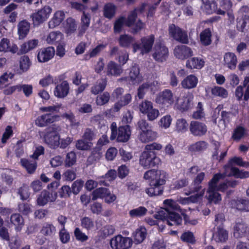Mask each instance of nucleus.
I'll list each match as a JSON object with an SVG mask.
<instances>
[{"instance_id": "nucleus-1", "label": "nucleus", "mask_w": 249, "mask_h": 249, "mask_svg": "<svg viewBox=\"0 0 249 249\" xmlns=\"http://www.w3.org/2000/svg\"><path fill=\"white\" fill-rule=\"evenodd\" d=\"M167 177V173L162 170L147 171L143 175L145 179L149 180V186L145 189L146 194L150 197L162 195Z\"/></svg>"}, {"instance_id": "nucleus-2", "label": "nucleus", "mask_w": 249, "mask_h": 249, "mask_svg": "<svg viewBox=\"0 0 249 249\" xmlns=\"http://www.w3.org/2000/svg\"><path fill=\"white\" fill-rule=\"evenodd\" d=\"M59 126L55 124L47 127L44 131V141L50 148L56 149L59 146L60 136L58 133Z\"/></svg>"}, {"instance_id": "nucleus-3", "label": "nucleus", "mask_w": 249, "mask_h": 249, "mask_svg": "<svg viewBox=\"0 0 249 249\" xmlns=\"http://www.w3.org/2000/svg\"><path fill=\"white\" fill-rule=\"evenodd\" d=\"M154 217L158 220L166 221L169 226L179 225L182 221V217L179 213L170 211L168 209H165V211H159L154 215Z\"/></svg>"}, {"instance_id": "nucleus-4", "label": "nucleus", "mask_w": 249, "mask_h": 249, "mask_svg": "<svg viewBox=\"0 0 249 249\" xmlns=\"http://www.w3.org/2000/svg\"><path fill=\"white\" fill-rule=\"evenodd\" d=\"M155 39L154 35L142 37L140 39L141 43L135 42L132 44L133 53H135L138 50H140L142 54L149 53L152 49Z\"/></svg>"}, {"instance_id": "nucleus-5", "label": "nucleus", "mask_w": 249, "mask_h": 249, "mask_svg": "<svg viewBox=\"0 0 249 249\" xmlns=\"http://www.w3.org/2000/svg\"><path fill=\"white\" fill-rule=\"evenodd\" d=\"M140 164L144 169L158 167L161 164V160L156 153H149L144 150L140 157Z\"/></svg>"}, {"instance_id": "nucleus-6", "label": "nucleus", "mask_w": 249, "mask_h": 249, "mask_svg": "<svg viewBox=\"0 0 249 249\" xmlns=\"http://www.w3.org/2000/svg\"><path fill=\"white\" fill-rule=\"evenodd\" d=\"M225 216L223 213H218L215 215L214 224L217 226V231L214 236L216 242H224L228 238V232L223 228Z\"/></svg>"}, {"instance_id": "nucleus-7", "label": "nucleus", "mask_w": 249, "mask_h": 249, "mask_svg": "<svg viewBox=\"0 0 249 249\" xmlns=\"http://www.w3.org/2000/svg\"><path fill=\"white\" fill-rule=\"evenodd\" d=\"M168 32L170 36L178 42L185 44L189 43V39L186 31L183 30L174 24L169 25Z\"/></svg>"}, {"instance_id": "nucleus-8", "label": "nucleus", "mask_w": 249, "mask_h": 249, "mask_svg": "<svg viewBox=\"0 0 249 249\" xmlns=\"http://www.w3.org/2000/svg\"><path fill=\"white\" fill-rule=\"evenodd\" d=\"M139 108L142 114L146 115L147 119L150 121L155 120L160 115L159 110L153 107V103L150 101L142 102L140 104Z\"/></svg>"}, {"instance_id": "nucleus-9", "label": "nucleus", "mask_w": 249, "mask_h": 249, "mask_svg": "<svg viewBox=\"0 0 249 249\" xmlns=\"http://www.w3.org/2000/svg\"><path fill=\"white\" fill-rule=\"evenodd\" d=\"M155 101L162 107L171 106L175 102L173 93L169 89H164L157 95Z\"/></svg>"}, {"instance_id": "nucleus-10", "label": "nucleus", "mask_w": 249, "mask_h": 249, "mask_svg": "<svg viewBox=\"0 0 249 249\" xmlns=\"http://www.w3.org/2000/svg\"><path fill=\"white\" fill-rule=\"evenodd\" d=\"M153 58L159 62H162L167 59L169 55L168 48L162 42H156L153 48Z\"/></svg>"}, {"instance_id": "nucleus-11", "label": "nucleus", "mask_w": 249, "mask_h": 249, "mask_svg": "<svg viewBox=\"0 0 249 249\" xmlns=\"http://www.w3.org/2000/svg\"><path fill=\"white\" fill-rule=\"evenodd\" d=\"M110 244L112 249H128L132 245V240L119 234L111 239Z\"/></svg>"}, {"instance_id": "nucleus-12", "label": "nucleus", "mask_w": 249, "mask_h": 249, "mask_svg": "<svg viewBox=\"0 0 249 249\" xmlns=\"http://www.w3.org/2000/svg\"><path fill=\"white\" fill-rule=\"evenodd\" d=\"M52 11V8L50 6H45L37 12L33 13L31 18L34 26H38L46 21L49 17Z\"/></svg>"}, {"instance_id": "nucleus-13", "label": "nucleus", "mask_w": 249, "mask_h": 249, "mask_svg": "<svg viewBox=\"0 0 249 249\" xmlns=\"http://www.w3.org/2000/svg\"><path fill=\"white\" fill-rule=\"evenodd\" d=\"M235 95L238 101L243 99L245 101L249 100V75L246 76L243 82L242 86H238L235 91Z\"/></svg>"}, {"instance_id": "nucleus-14", "label": "nucleus", "mask_w": 249, "mask_h": 249, "mask_svg": "<svg viewBox=\"0 0 249 249\" xmlns=\"http://www.w3.org/2000/svg\"><path fill=\"white\" fill-rule=\"evenodd\" d=\"M60 116L53 113H48L38 116L35 121V124L38 127H43L48 126L57 121H58Z\"/></svg>"}, {"instance_id": "nucleus-15", "label": "nucleus", "mask_w": 249, "mask_h": 249, "mask_svg": "<svg viewBox=\"0 0 249 249\" xmlns=\"http://www.w3.org/2000/svg\"><path fill=\"white\" fill-rule=\"evenodd\" d=\"M189 129L192 134L195 136H202L207 132V125L203 123L192 121L191 122Z\"/></svg>"}, {"instance_id": "nucleus-16", "label": "nucleus", "mask_w": 249, "mask_h": 249, "mask_svg": "<svg viewBox=\"0 0 249 249\" xmlns=\"http://www.w3.org/2000/svg\"><path fill=\"white\" fill-rule=\"evenodd\" d=\"M54 53L55 50L53 47L41 48L38 50L37 60L39 62H47L53 57Z\"/></svg>"}, {"instance_id": "nucleus-17", "label": "nucleus", "mask_w": 249, "mask_h": 249, "mask_svg": "<svg viewBox=\"0 0 249 249\" xmlns=\"http://www.w3.org/2000/svg\"><path fill=\"white\" fill-rule=\"evenodd\" d=\"M175 56L179 59L184 60L192 56L193 52L191 48L185 45H178L174 49Z\"/></svg>"}, {"instance_id": "nucleus-18", "label": "nucleus", "mask_w": 249, "mask_h": 249, "mask_svg": "<svg viewBox=\"0 0 249 249\" xmlns=\"http://www.w3.org/2000/svg\"><path fill=\"white\" fill-rule=\"evenodd\" d=\"M57 197V193L55 192L50 193L46 190H43L37 199V204L43 206L48 202L54 201Z\"/></svg>"}, {"instance_id": "nucleus-19", "label": "nucleus", "mask_w": 249, "mask_h": 249, "mask_svg": "<svg viewBox=\"0 0 249 249\" xmlns=\"http://www.w3.org/2000/svg\"><path fill=\"white\" fill-rule=\"evenodd\" d=\"M70 86L67 81H63L61 83L57 84L54 89L53 92L55 96L58 98H64L69 94Z\"/></svg>"}, {"instance_id": "nucleus-20", "label": "nucleus", "mask_w": 249, "mask_h": 249, "mask_svg": "<svg viewBox=\"0 0 249 249\" xmlns=\"http://www.w3.org/2000/svg\"><path fill=\"white\" fill-rule=\"evenodd\" d=\"M249 231V228L247 224L241 221L236 222L233 226V236L236 238L246 237L248 232Z\"/></svg>"}, {"instance_id": "nucleus-21", "label": "nucleus", "mask_w": 249, "mask_h": 249, "mask_svg": "<svg viewBox=\"0 0 249 249\" xmlns=\"http://www.w3.org/2000/svg\"><path fill=\"white\" fill-rule=\"evenodd\" d=\"M131 130L129 125L120 126L118 128L116 139L118 142H127L130 137Z\"/></svg>"}, {"instance_id": "nucleus-22", "label": "nucleus", "mask_w": 249, "mask_h": 249, "mask_svg": "<svg viewBox=\"0 0 249 249\" xmlns=\"http://www.w3.org/2000/svg\"><path fill=\"white\" fill-rule=\"evenodd\" d=\"M198 80L195 74H190L186 76L181 82V86L184 89H190L195 88Z\"/></svg>"}, {"instance_id": "nucleus-23", "label": "nucleus", "mask_w": 249, "mask_h": 249, "mask_svg": "<svg viewBox=\"0 0 249 249\" xmlns=\"http://www.w3.org/2000/svg\"><path fill=\"white\" fill-rule=\"evenodd\" d=\"M18 48L15 44L10 45V40L7 38H3L0 41V52H10L12 53H18Z\"/></svg>"}, {"instance_id": "nucleus-24", "label": "nucleus", "mask_w": 249, "mask_h": 249, "mask_svg": "<svg viewBox=\"0 0 249 249\" xmlns=\"http://www.w3.org/2000/svg\"><path fill=\"white\" fill-rule=\"evenodd\" d=\"M121 79L128 81L130 84L132 85L138 83L141 80L140 69L138 67L133 66L131 68L129 76L122 78Z\"/></svg>"}, {"instance_id": "nucleus-25", "label": "nucleus", "mask_w": 249, "mask_h": 249, "mask_svg": "<svg viewBox=\"0 0 249 249\" xmlns=\"http://www.w3.org/2000/svg\"><path fill=\"white\" fill-rule=\"evenodd\" d=\"M224 65L231 70H234L237 64L236 55L231 52H227L224 55Z\"/></svg>"}, {"instance_id": "nucleus-26", "label": "nucleus", "mask_w": 249, "mask_h": 249, "mask_svg": "<svg viewBox=\"0 0 249 249\" xmlns=\"http://www.w3.org/2000/svg\"><path fill=\"white\" fill-rule=\"evenodd\" d=\"M200 43L203 46H208L212 43V32L210 28H207L200 33Z\"/></svg>"}, {"instance_id": "nucleus-27", "label": "nucleus", "mask_w": 249, "mask_h": 249, "mask_svg": "<svg viewBox=\"0 0 249 249\" xmlns=\"http://www.w3.org/2000/svg\"><path fill=\"white\" fill-rule=\"evenodd\" d=\"M38 40L34 39L28 40L24 42L20 46V48L18 51L19 55L25 54L29 51L36 48L38 44Z\"/></svg>"}, {"instance_id": "nucleus-28", "label": "nucleus", "mask_w": 249, "mask_h": 249, "mask_svg": "<svg viewBox=\"0 0 249 249\" xmlns=\"http://www.w3.org/2000/svg\"><path fill=\"white\" fill-rule=\"evenodd\" d=\"M193 98V97L189 95L183 96L178 100L177 107L178 109L182 112L188 110L191 107Z\"/></svg>"}, {"instance_id": "nucleus-29", "label": "nucleus", "mask_w": 249, "mask_h": 249, "mask_svg": "<svg viewBox=\"0 0 249 249\" xmlns=\"http://www.w3.org/2000/svg\"><path fill=\"white\" fill-rule=\"evenodd\" d=\"M157 137V133L152 130H147L146 132H139V139L143 143H147L153 141Z\"/></svg>"}, {"instance_id": "nucleus-30", "label": "nucleus", "mask_w": 249, "mask_h": 249, "mask_svg": "<svg viewBox=\"0 0 249 249\" xmlns=\"http://www.w3.org/2000/svg\"><path fill=\"white\" fill-rule=\"evenodd\" d=\"M204 61L203 59L197 57H192L187 60L186 67L189 69H200L204 65Z\"/></svg>"}, {"instance_id": "nucleus-31", "label": "nucleus", "mask_w": 249, "mask_h": 249, "mask_svg": "<svg viewBox=\"0 0 249 249\" xmlns=\"http://www.w3.org/2000/svg\"><path fill=\"white\" fill-rule=\"evenodd\" d=\"M123 70L120 65L117 64L113 61H110L107 65V75H114L118 76L122 72Z\"/></svg>"}, {"instance_id": "nucleus-32", "label": "nucleus", "mask_w": 249, "mask_h": 249, "mask_svg": "<svg viewBox=\"0 0 249 249\" xmlns=\"http://www.w3.org/2000/svg\"><path fill=\"white\" fill-rule=\"evenodd\" d=\"M65 15L64 12L62 11H56L53 18L49 22V26L50 28H53L59 25L64 20Z\"/></svg>"}, {"instance_id": "nucleus-33", "label": "nucleus", "mask_w": 249, "mask_h": 249, "mask_svg": "<svg viewBox=\"0 0 249 249\" xmlns=\"http://www.w3.org/2000/svg\"><path fill=\"white\" fill-rule=\"evenodd\" d=\"M223 173H218L215 174L212 178L208 182V188L211 191H216L217 183L220 179H224L226 176V172Z\"/></svg>"}, {"instance_id": "nucleus-34", "label": "nucleus", "mask_w": 249, "mask_h": 249, "mask_svg": "<svg viewBox=\"0 0 249 249\" xmlns=\"http://www.w3.org/2000/svg\"><path fill=\"white\" fill-rule=\"evenodd\" d=\"M10 221L15 227L17 231H19L24 226V219L19 213H14L11 215Z\"/></svg>"}, {"instance_id": "nucleus-35", "label": "nucleus", "mask_w": 249, "mask_h": 249, "mask_svg": "<svg viewBox=\"0 0 249 249\" xmlns=\"http://www.w3.org/2000/svg\"><path fill=\"white\" fill-rule=\"evenodd\" d=\"M116 6L112 3L108 2L105 4L103 8L104 16L108 19H112L115 15Z\"/></svg>"}, {"instance_id": "nucleus-36", "label": "nucleus", "mask_w": 249, "mask_h": 249, "mask_svg": "<svg viewBox=\"0 0 249 249\" xmlns=\"http://www.w3.org/2000/svg\"><path fill=\"white\" fill-rule=\"evenodd\" d=\"M21 165L26 169L28 173L32 174L34 173L37 168V162L30 160L26 159L20 160Z\"/></svg>"}, {"instance_id": "nucleus-37", "label": "nucleus", "mask_w": 249, "mask_h": 249, "mask_svg": "<svg viewBox=\"0 0 249 249\" xmlns=\"http://www.w3.org/2000/svg\"><path fill=\"white\" fill-rule=\"evenodd\" d=\"M90 15L89 13H86L83 11L81 16V25L79 29V34H83L85 33L89 27L90 23Z\"/></svg>"}, {"instance_id": "nucleus-38", "label": "nucleus", "mask_w": 249, "mask_h": 249, "mask_svg": "<svg viewBox=\"0 0 249 249\" xmlns=\"http://www.w3.org/2000/svg\"><path fill=\"white\" fill-rule=\"evenodd\" d=\"M147 234L146 229L141 227L137 229L133 233V237L136 244L141 243L145 238Z\"/></svg>"}, {"instance_id": "nucleus-39", "label": "nucleus", "mask_w": 249, "mask_h": 249, "mask_svg": "<svg viewBox=\"0 0 249 249\" xmlns=\"http://www.w3.org/2000/svg\"><path fill=\"white\" fill-rule=\"evenodd\" d=\"M18 26L19 38H24L29 32L30 24L26 20H23L18 23Z\"/></svg>"}, {"instance_id": "nucleus-40", "label": "nucleus", "mask_w": 249, "mask_h": 249, "mask_svg": "<svg viewBox=\"0 0 249 249\" xmlns=\"http://www.w3.org/2000/svg\"><path fill=\"white\" fill-rule=\"evenodd\" d=\"M107 85V80L106 79L102 78L100 81L96 82L91 87V92L94 95H97L105 90Z\"/></svg>"}, {"instance_id": "nucleus-41", "label": "nucleus", "mask_w": 249, "mask_h": 249, "mask_svg": "<svg viewBox=\"0 0 249 249\" xmlns=\"http://www.w3.org/2000/svg\"><path fill=\"white\" fill-rule=\"evenodd\" d=\"M243 163L244 161L241 157L234 156L228 160L227 163L224 165L223 168L225 171H227L228 169L231 171V168H236L233 166L234 165L242 167Z\"/></svg>"}, {"instance_id": "nucleus-42", "label": "nucleus", "mask_w": 249, "mask_h": 249, "mask_svg": "<svg viewBox=\"0 0 249 249\" xmlns=\"http://www.w3.org/2000/svg\"><path fill=\"white\" fill-rule=\"evenodd\" d=\"M109 194V190L104 187H99L94 190L92 193V200H96L98 198L103 199Z\"/></svg>"}, {"instance_id": "nucleus-43", "label": "nucleus", "mask_w": 249, "mask_h": 249, "mask_svg": "<svg viewBox=\"0 0 249 249\" xmlns=\"http://www.w3.org/2000/svg\"><path fill=\"white\" fill-rule=\"evenodd\" d=\"M134 41V37L127 34L120 35L118 39L120 46L123 48H129Z\"/></svg>"}, {"instance_id": "nucleus-44", "label": "nucleus", "mask_w": 249, "mask_h": 249, "mask_svg": "<svg viewBox=\"0 0 249 249\" xmlns=\"http://www.w3.org/2000/svg\"><path fill=\"white\" fill-rule=\"evenodd\" d=\"M228 176H233L236 178H249V171L240 170L238 168H231V172L228 175Z\"/></svg>"}, {"instance_id": "nucleus-45", "label": "nucleus", "mask_w": 249, "mask_h": 249, "mask_svg": "<svg viewBox=\"0 0 249 249\" xmlns=\"http://www.w3.org/2000/svg\"><path fill=\"white\" fill-rule=\"evenodd\" d=\"M208 146V143L204 141H200L191 145L190 150L195 152H201L206 150Z\"/></svg>"}, {"instance_id": "nucleus-46", "label": "nucleus", "mask_w": 249, "mask_h": 249, "mask_svg": "<svg viewBox=\"0 0 249 249\" xmlns=\"http://www.w3.org/2000/svg\"><path fill=\"white\" fill-rule=\"evenodd\" d=\"M29 186L25 183H23L18 190V194L19 195L20 199L22 200L29 201V198L30 196V192H29Z\"/></svg>"}, {"instance_id": "nucleus-47", "label": "nucleus", "mask_w": 249, "mask_h": 249, "mask_svg": "<svg viewBox=\"0 0 249 249\" xmlns=\"http://www.w3.org/2000/svg\"><path fill=\"white\" fill-rule=\"evenodd\" d=\"M115 229L113 226L107 225L103 227L99 231V236L102 239H105L108 236L112 235Z\"/></svg>"}, {"instance_id": "nucleus-48", "label": "nucleus", "mask_w": 249, "mask_h": 249, "mask_svg": "<svg viewBox=\"0 0 249 249\" xmlns=\"http://www.w3.org/2000/svg\"><path fill=\"white\" fill-rule=\"evenodd\" d=\"M211 93L214 97L226 98L228 96V92L222 87L214 86L211 89Z\"/></svg>"}, {"instance_id": "nucleus-49", "label": "nucleus", "mask_w": 249, "mask_h": 249, "mask_svg": "<svg viewBox=\"0 0 249 249\" xmlns=\"http://www.w3.org/2000/svg\"><path fill=\"white\" fill-rule=\"evenodd\" d=\"M63 36V35L60 32H52L47 36V41L50 44H55L59 42Z\"/></svg>"}, {"instance_id": "nucleus-50", "label": "nucleus", "mask_w": 249, "mask_h": 249, "mask_svg": "<svg viewBox=\"0 0 249 249\" xmlns=\"http://www.w3.org/2000/svg\"><path fill=\"white\" fill-rule=\"evenodd\" d=\"M236 21L237 30L239 32H244L246 29L247 23L249 22V16H239L237 18Z\"/></svg>"}, {"instance_id": "nucleus-51", "label": "nucleus", "mask_w": 249, "mask_h": 249, "mask_svg": "<svg viewBox=\"0 0 249 249\" xmlns=\"http://www.w3.org/2000/svg\"><path fill=\"white\" fill-rule=\"evenodd\" d=\"M189 128V124L185 119H178L177 120L176 130L178 132L182 133H185L188 130Z\"/></svg>"}, {"instance_id": "nucleus-52", "label": "nucleus", "mask_w": 249, "mask_h": 249, "mask_svg": "<svg viewBox=\"0 0 249 249\" xmlns=\"http://www.w3.org/2000/svg\"><path fill=\"white\" fill-rule=\"evenodd\" d=\"M147 212V209L143 206H140L131 210L129 214L131 217H141L145 215Z\"/></svg>"}, {"instance_id": "nucleus-53", "label": "nucleus", "mask_w": 249, "mask_h": 249, "mask_svg": "<svg viewBox=\"0 0 249 249\" xmlns=\"http://www.w3.org/2000/svg\"><path fill=\"white\" fill-rule=\"evenodd\" d=\"M246 129L242 126H237L234 130L231 138L235 141H240L246 134Z\"/></svg>"}, {"instance_id": "nucleus-54", "label": "nucleus", "mask_w": 249, "mask_h": 249, "mask_svg": "<svg viewBox=\"0 0 249 249\" xmlns=\"http://www.w3.org/2000/svg\"><path fill=\"white\" fill-rule=\"evenodd\" d=\"M55 231V227L51 223H45L43 224L40 232L45 236H51Z\"/></svg>"}, {"instance_id": "nucleus-55", "label": "nucleus", "mask_w": 249, "mask_h": 249, "mask_svg": "<svg viewBox=\"0 0 249 249\" xmlns=\"http://www.w3.org/2000/svg\"><path fill=\"white\" fill-rule=\"evenodd\" d=\"M107 46V44H100L98 45L93 49L89 53V54H86L85 55V57L86 60L89 59L91 58L96 56L98 53H99L103 50L105 49Z\"/></svg>"}, {"instance_id": "nucleus-56", "label": "nucleus", "mask_w": 249, "mask_h": 249, "mask_svg": "<svg viewBox=\"0 0 249 249\" xmlns=\"http://www.w3.org/2000/svg\"><path fill=\"white\" fill-rule=\"evenodd\" d=\"M32 205L28 202H21L18 204V211L24 216H28L32 212Z\"/></svg>"}, {"instance_id": "nucleus-57", "label": "nucleus", "mask_w": 249, "mask_h": 249, "mask_svg": "<svg viewBox=\"0 0 249 249\" xmlns=\"http://www.w3.org/2000/svg\"><path fill=\"white\" fill-rule=\"evenodd\" d=\"M76 155L73 151L68 152L66 156L65 160V166L66 167H70L73 165L76 161Z\"/></svg>"}, {"instance_id": "nucleus-58", "label": "nucleus", "mask_w": 249, "mask_h": 249, "mask_svg": "<svg viewBox=\"0 0 249 249\" xmlns=\"http://www.w3.org/2000/svg\"><path fill=\"white\" fill-rule=\"evenodd\" d=\"M110 97V94L108 92H104L96 97V103L98 106H103L109 102Z\"/></svg>"}, {"instance_id": "nucleus-59", "label": "nucleus", "mask_w": 249, "mask_h": 249, "mask_svg": "<svg viewBox=\"0 0 249 249\" xmlns=\"http://www.w3.org/2000/svg\"><path fill=\"white\" fill-rule=\"evenodd\" d=\"M207 192L209 194L208 198L210 202L217 204L221 200V195L217 192V191H211L209 189H208Z\"/></svg>"}, {"instance_id": "nucleus-60", "label": "nucleus", "mask_w": 249, "mask_h": 249, "mask_svg": "<svg viewBox=\"0 0 249 249\" xmlns=\"http://www.w3.org/2000/svg\"><path fill=\"white\" fill-rule=\"evenodd\" d=\"M137 17L138 15L137 13H136V10L131 11L127 18H125V25L128 27H131L134 24Z\"/></svg>"}, {"instance_id": "nucleus-61", "label": "nucleus", "mask_w": 249, "mask_h": 249, "mask_svg": "<svg viewBox=\"0 0 249 249\" xmlns=\"http://www.w3.org/2000/svg\"><path fill=\"white\" fill-rule=\"evenodd\" d=\"M76 27L75 21L74 19L72 18L68 19L65 27L66 33L68 35H71L76 31Z\"/></svg>"}, {"instance_id": "nucleus-62", "label": "nucleus", "mask_w": 249, "mask_h": 249, "mask_svg": "<svg viewBox=\"0 0 249 249\" xmlns=\"http://www.w3.org/2000/svg\"><path fill=\"white\" fill-rule=\"evenodd\" d=\"M58 193L61 198L69 197L72 193L71 188L68 185H63L59 189Z\"/></svg>"}, {"instance_id": "nucleus-63", "label": "nucleus", "mask_w": 249, "mask_h": 249, "mask_svg": "<svg viewBox=\"0 0 249 249\" xmlns=\"http://www.w3.org/2000/svg\"><path fill=\"white\" fill-rule=\"evenodd\" d=\"M33 86L31 85H18V92L22 90L26 97H29L33 93Z\"/></svg>"}, {"instance_id": "nucleus-64", "label": "nucleus", "mask_w": 249, "mask_h": 249, "mask_svg": "<svg viewBox=\"0 0 249 249\" xmlns=\"http://www.w3.org/2000/svg\"><path fill=\"white\" fill-rule=\"evenodd\" d=\"M101 157V152L99 150L93 149L91 151L90 155L89 156L87 161L89 164H93L94 162L99 160Z\"/></svg>"}]
</instances>
